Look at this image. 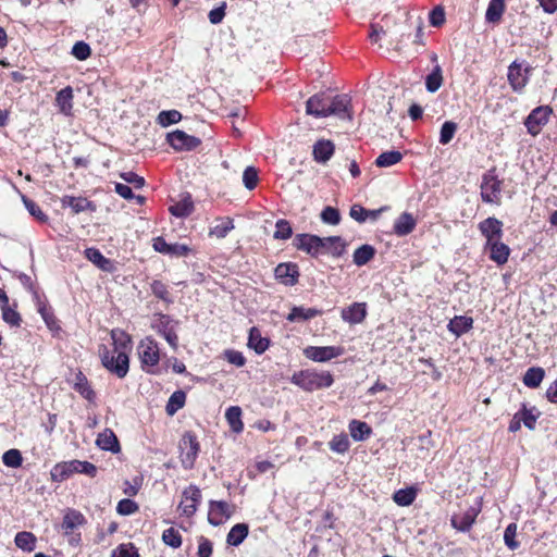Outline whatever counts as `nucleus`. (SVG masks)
I'll return each mask as SVG.
<instances>
[{
  "label": "nucleus",
  "mask_w": 557,
  "mask_h": 557,
  "mask_svg": "<svg viewBox=\"0 0 557 557\" xmlns=\"http://www.w3.org/2000/svg\"><path fill=\"white\" fill-rule=\"evenodd\" d=\"M224 358L238 368L244 367L246 363V358L243 352L234 349H227L224 351Z\"/></svg>",
  "instance_id": "obj_64"
},
{
  "label": "nucleus",
  "mask_w": 557,
  "mask_h": 557,
  "mask_svg": "<svg viewBox=\"0 0 557 557\" xmlns=\"http://www.w3.org/2000/svg\"><path fill=\"white\" fill-rule=\"evenodd\" d=\"M166 139L170 146L177 151L193 150L200 144L198 138L180 129L169 133Z\"/></svg>",
  "instance_id": "obj_14"
},
{
  "label": "nucleus",
  "mask_w": 557,
  "mask_h": 557,
  "mask_svg": "<svg viewBox=\"0 0 557 557\" xmlns=\"http://www.w3.org/2000/svg\"><path fill=\"white\" fill-rule=\"evenodd\" d=\"M199 450L197 437L191 432H186L180 441V459L185 470L194 468Z\"/></svg>",
  "instance_id": "obj_5"
},
{
  "label": "nucleus",
  "mask_w": 557,
  "mask_h": 557,
  "mask_svg": "<svg viewBox=\"0 0 557 557\" xmlns=\"http://www.w3.org/2000/svg\"><path fill=\"white\" fill-rule=\"evenodd\" d=\"M484 250L488 252V258L497 265H504L510 256V248L502 239L485 243Z\"/></svg>",
  "instance_id": "obj_18"
},
{
  "label": "nucleus",
  "mask_w": 557,
  "mask_h": 557,
  "mask_svg": "<svg viewBox=\"0 0 557 557\" xmlns=\"http://www.w3.org/2000/svg\"><path fill=\"white\" fill-rule=\"evenodd\" d=\"M258 181L259 177L257 170L252 166L246 168L243 173V183L245 187L249 190H252L257 186Z\"/></svg>",
  "instance_id": "obj_60"
},
{
  "label": "nucleus",
  "mask_w": 557,
  "mask_h": 557,
  "mask_svg": "<svg viewBox=\"0 0 557 557\" xmlns=\"http://www.w3.org/2000/svg\"><path fill=\"white\" fill-rule=\"evenodd\" d=\"M294 246L312 257L322 253V240L321 237L317 235L298 234L294 238Z\"/></svg>",
  "instance_id": "obj_16"
},
{
  "label": "nucleus",
  "mask_w": 557,
  "mask_h": 557,
  "mask_svg": "<svg viewBox=\"0 0 557 557\" xmlns=\"http://www.w3.org/2000/svg\"><path fill=\"white\" fill-rule=\"evenodd\" d=\"M321 314L322 311L315 308L294 307L288 313L287 320L290 322L307 321Z\"/></svg>",
  "instance_id": "obj_33"
},
{
  "label": "nucleus",
  "mask_w": 557,
  "mask_h": 557,
  "mask_svg": "<svg viewBox=\"0 0 557 557\" xmlns=\"http://www.w3.org/2000/svg\"><path fill=\"white\" fill-rule=\"evenodd\" d=\"M111 557H139V554L133 543H123L112 550Z\"/></svg>",
  "instance_id": "obj_56"
},
{
  "label": "nucleus",
  "mask_w": 557,
  "mask_h": 557,
  "mask_svg": "<svg viewBox=\"0 0 557 557\" xmlns=\"http://www.w3.org/2000/svg\"><path fill=\"white\" fill-rule=\"evenodd\" d=\"M0 309L2 319L11 326H20L22 318L15 308L9 305V297L3 289L0 288Z\"/></svg>",
  "instance_id": "obj_22"
},
{
  "label": "nucleus",
  "mask_w": 557,
  "mask_h": 557,
  "mask_svg": "<svg viewBox=\"0 0 557 557\" xmlns=\"http://www.w3.org/2000/svg\"><path fill=\"white\" fill-rule=\"evenodd\" d=\"M270 345V341L261 335L257 327H251L248 337V347L253 349L258 355L263 354Z\"/></svg>",
  "instance_id": "obj_31"
},
{
  "label": "nucleus",
  "mask_w": 557,
  "mask_h": 557,
  "mask_svg": "<svg viewBox=\"0 0 557 557\" xmlns=\"http://www.w3.org/2000/svg\"><path fill=\"white\" fill-rule=\"evenodd\" d=\"M162 541L172 548H178L182 545V536L174 528H169L163 531Z\"/></svg>",
  "instance_id": "obj_54"
},
{
  "label": "nucleus",
  "mask_w": 557,
  "mask_h": 557,
  "mask_svg": "<svg viewBox=\"0 0 557 557\" xmlns=\"http://www.w3.org/2000/svg\"><path fill=\"white\" fill-rule=\"evenodd\" d=\"M480 511L481 506L479 503L478 506H472L462 512L454 513L450 519L451 527L460 532L469 531L475 522Z\"/></svg>",
  "instance_id": "obj_12"
},
{
  "label": "nucleus",
  "mask_w": 557,
  "mask_h": 557,
  "mask_svg": "<svg viewBox=\"0 0 557 557\" xmlns=\"http://www.w3.org/2000/svg\"><path fill=\"white\" fill-rule=\"evenodd\" d=\"M77 460L62 461L54 465L50 471L53 482H63L73 473H77Z\"/></svg>",
  "instance_id": "obj_23"
},
{
  "label": "nucleus",
  "mask_w": 557,
  "mask_h": 557,
  "mask_svg": "<svg viewBox=\"0 0 557 557\" xmlns=\"http://www.w3.org/2000/svg\"><path fill=\"white\" fill-rule=\"evenodd\" d=\"M290 382L306 392H313L332 386L334 379L329 371L306 369L295 372Z\"/></svg>",
  "instance_id": "obj_1"
},
{
  "label": "nucleus",
  "mask_w": 557,
  "mask_h": 557,
  "mask_svg": "<svg viewBox=\"0 0 557 557\" xmlns=\"http://www.w3.org/2000/svg\"><path fill=\"white\" fill-rule=\"evenodd\" d=\"M73 388L87 400H92L95 397V393L90 387L87 377L81 371H78L75 374V382L73 384Z\"/></svg>",
  "instance_id": "obj_39"
},
{
  "label": "nucleus",
  "mask_w": 557,
  "mask_h": 557,
  "mask_svg": "<svg viewBox=\"0 0 557 557\" xmlns=\"http://www.w3.org/2000/svg\"><path fill=\"white\" fill-rule=\"evenodd\" d=\"M274 275L285 286H294L298 283V265L292 262L280 263L274 270Z\"/></svg>",
  "instance_id": "obj_17"
},
{
  "label": "nucleus",
  "mask_w": 557,
  "mask_h": 557,
  "mask_svg": "<svg viewBox=\"0 0 557 557\" xmlns=\"http://www.w3.org/2000/svg\"><path fill=\"white\" fill-rule=\"evenodd\" d=\"M170 212L176 218H186L194 211V202L189 195H185L181 200L170 207Z\"/></svg>",
  "instance_id": "obj_32"
},
{
  "label": "nucleus",
  "mask_w": 557,
  "mask_h": 557,
  "mask_svg": "<svg viewBox=\"0 0 557 557\" xmlns=\"http://www.w3.org/2000/svg\"><path fill=\"white\" fill-rule=\"evenodd\" d=\"M186 403V393L183 391L174 392L165 406L166 413L169 416H174L180 409L184 407Z\"/></svg>",
  "instance_id": "obj_42"
},
{
  "label": "nucleus",
  "mask_w": 557,
  "mask_h": 557,
  "mask_svg": "<svg viewBox=\"0 0 557 557\" xmlns=\"http://www.w3.org/2000/svg\"><path fill=\"white\" fill-rule=\"evenodd\" d=\"M334 153V145L330 140H319L313 146V157L318 162H326Z\"/></svg>",
  "instance_id": "obj_35"
},
{
  "label": "nucleus",
  "mask_w": 557,
  "mask_h": 557,
  "mask_svg": "<svg viewBox=\"0 0 557 557\" xmlns=\"http://www.w3.org/2000/svg\"><path fill=\"white\" fill-rule=\"evenodd\" d=\"M73 98V88L71 86H66L58 91L55 96V106L62 114L66 116L72 115Z\"/></svg>",
  "instance_id": "obj_24"
},
{
  "label": "nucleus",
  "mask_w": 557,
  "mask_h": 557,
  "mask_svg": "<svg viewBox=\"0 0 557 557\" xmlns=\"http://www.w3.org/2000/svg\"><path fill=\"white\" fill-rule=\"evenodd\" d=\"M198 549H197V556L198 557H211L213 553V543L205 537V536H198Z\"/></svg>",
  "instance_id": "obj_61"
},
{
  "label": "nucleus",
  "mask_w": 557,
  "mask_h": 557,
  "mask_svg": "<svg viewBox=\"0 0 557 557\" xmlns=\"http://www.w3.org/2000/svg\"><path fill=\"white\" fill-rule=\"evenodd\" d=\"M181 120L182 114L177 110L161 111L157 117V122L163 127L178 123Z\"/></svg>",
  "instance_id": "obj_52"
},
{
  "label": "nucleus",
  "mask_w": 557,
  "mask_h": 557,
  "mask_svg": "<svg viewBox=\"0 0 557 557\" xmlns=\"http://www.w3.org/2000/svg\"><path fill=\"white\" fill-rule=\"evenodd\" d=\"M329 446L330 449L334 453L345 454L350 447V442L346 434L341 433L333 436L329 443Z\"/></svg>",
  "instance_id": "obj_49"
},
{
  "label": "nucleus",
  "mask_w": 557,
  "mask_h": 557,
  "mask_svg": "<svg viewBox=\"0 0 557 557\" xmlns=\"http://www.w3.org/2000/svg\"><path fill=\"white\" fill-rule=\"evenodd\" d=\"M545 372L542 368L533 367L528 369L523 376V383L525 386L536 388L540 386L544 379Z\"/></svg>",
  "instance_id": "obj_44"
},
{
  "label": "nucleus",
  "mask_w": 557,
  "mask_h": 557,
  "mask_svg": "<svg viewBox=\"0 0 557 557\" xmlns=\"http://www.w3.org/2000/svg\"><path fill=\"white\" fill-rule=\"evenodd\" d=\"M85 257L97 265L101 270H108L110 260L107 259L99 249L97 248H87L85 250Z\"/></svg>",
  "instance_id": "obj_48"
},
{
  "label": "nucleus",
  "mask_w": 557,
  "mask_h": 557,
  "mask_svg": "<svg viewBox=\"0 0 557 557\" xmlns=\"http://www.w3.org/2000/svg\"><path fill=\"white\" fill-rule=\"evenodd\" d=\"M86 522L87 520L81 511L67 508L64 511L61 528L64 535H72L74 530L83 527Z\"/></svg>",
  "instance_id": "obj_19"
},
{
  "label": "nucleus",
  "mask_w": 557,
  "mask_h": 557,
  "mask_svg": "<svg viewBox=\"0 0 557 557\" xmlns=\"http://www.w3.org/2000/svg\"><path fill=\"white\" fill-rule=\"evenodd\" d=\"M201 503V491L198 486L190 484L183 493L181 502L177 506L182 516L193 517Z\"/></svg>",
  "instance_id": "obj_8"
},
{
  "label": "nucleus",
  "mask_w": 557,
  "mask_h": 557,
  "mask_svg": "<svg viewBox=\"0 0 557 557\" xmlns=\"http://www.w3.org/2000/svg\"><path fill=\"white\" fill-rule=\"evenodd\" d=\"M505 9L504 0H491L485 13L488 22H495L500 18Z\"/></svg>",
  "instance_id": "obj_51"
},
{
  "label": "nucleus",
  "mask_w": 557,
  "mask_h": 557,
  "mask_svg": "<svg viewBox=\"0 0 557 557\" xmlns=\"http://www.w3.org/2000/svg\"><path fill=\"white\" fill-rule=\"evenodd\" d=\"M137 355L143 371L148 374L159 373L161 351L158 342L153 337L146 336L139 341L137 345Z\"/></svg>",
  "instance_id": "obj_2"
},
{
  "label": "nucleus",
  "mask_w": 557,
  "mask_h": 557,
  "mask_svg": "<svg viewBox=\"0 0 557 557\" xmlns=\"http://www.w3.org/2000/svg\"><path fill=\"white\" fill-rule=\"evenodd\" d=\"M516 535H517V524L516 523L508 524L504 532V542H505L506 546L511 550H515L519 547V542L516 541Z\"/></svg>",
  "instance_id": "obj_58"
},
{
  "label": "nucleus",
  "mask_w": 557,
  "mask_h": 557,
  "mask_svg": "<svg viewBox=\"0 0 557 557\" xmlns=\"http://www.w3.org/2000/svg\"><path fill=\"white\" fill-rule=\"evenodd\" d=\"M375 255V249L371 245H362L357 248L352 255L354 263L358 267L367 264Z\"/></svg>",
  "instance_id": "obj_43"
},
{
  "label": "nucleus",
  "mask_w": 557,
  "mask_h": 557,
  "mask_svg": "<svg viewBox=\"0 0 557 557\" xmlns=\"http://www.w3.org/2000/svg\"><path fill=\"white\" fill-rule=\"evenodd\" d=\"M99 357L102 366L119 379L126 376L129 370V357L124 351L114 352L106 345L99 347Z\"/></svg>",
  "instance_id": "obj_3"
},
{
  "label": "nucleus",
  "mask_w": 557,
  "mask_h": 557,
  "mask_svg": "<svg viewBox=\"0 0 557 557\" xmlns=\"http://www.w3.org/2000/svg\"><path fill=\"white\" fill-rule=\"evenodd\" d=\"M443 85V73L438 64L425 77V88L429 92H436Z\"/></svg>",
  "instance_id": "obj_41"
},
{
  "label": "nucleus",
  "mask_w": 557,
  "mask_h": 557,
  "mask_svg": "<svg viewBox=\"0 0 557 557\" xmlns=\"http://www.w3.org/2000/svg\"><path fill=\"white\" fill-rule=\"evenodd\" d=\"M2 461L9 468H18L22 466L23 457L18 449L12 448L3 454Z\"/></svg>",
  "instance_id": "obj_53"
},
{
  "label": "nucleus",
  "mask_w": 557,
  "mask_h": 557,
  "mask_svg": "<svg viewBox=\"0 0 557 557\" xmlns=\"http://www.w3.org/2000/svg\"><path fill=\"white\" fill-rule=\"evenodd\" d=\"M225 419L235 433H240L244 430V423L242 421V409L238 406H232L227 408L225 412Z\"/></svg>",
  "instance_id": "obj_37"
},
{
  "label": "nucleus",
  "mask_w": 557,
  "mask_h": 557,
  "mask_svg": "<svg viewBox=\"0 0 557 557\" xmlns=\"http://www.w3.org/2000/svg\"><path fill=\"white\" fill-rule=\"evenodd\" d=\"M351 437L356 442L364 441L372 433L371 428L362 421L351 420L348 425Z\"/></svg>",
  "instance_id": "obj_36"
},
{
  "label": "nucleus",
  "mask_w": 557,
  "mask_h": 557,
  "mask_svg": "<svg viewBox=\"0 0 557 557\" xmlns=\"http://www.w3.org/2000/svg\"><path fill=\"white\" fill-rule=\"evenodd\" d=\"M344 354L339 346H308L304 349L306 358L315 362H326Z\"/></svg>",
  "instance_id": "obj_9"
},
{
  "label": "nucleus",
  "mask_w": 557,
  "mask_h": 557,
  "mask_svg": "<svg viewBox=\"0 0 557 557\" xmlns=\"http://www.w3.org/2000/svg\"><path fill=\"white\" fill-rule=\"evenodd\" d=\"M327 116L335 115L342 120H351L352 113L350 108V99L347 95H338L329 99L326 108Z\"/></svg>",
  "instance_id": "obj_15"
},
{
  "label": "nucleus",
  "mask_w": 557,
  "mask_h": 557,
  "mask_svg": "<svg viewBox=\"0 0 557 557\" xmlns=\"http://www.w3.org/2000/svg\"><path fill=\"white\" fill-rule=\"evenodd\" d=\"M11 185L13 189L21 195V199L28 212L37 220L46 222L47 215L42 212V210L33 200L23 195L13 183Z\"/></svg>",
  "instance_id": "obj_47"
},
{
  "label": "nucleus",
  "mask_w": 557,
  "mask_h": 557,
  "mask_svg": "<svg viewBox=\"0 0 557 557\" xmlns=\"http://www.w3.org/2000/svg\"><path fill=\"white\" fill-rule=\"evenodd\" d=\"M177 323L166 314H156L151 327L161 335L166 343L176 350L178 347V336L176 333Z\"/></svg>",
  "instance_id": "obj_6"
},
{
  "label": "nucleus",
  "mask_w": 557,
  "mask_h": 557,
  "mask_svg": "<svg viewBox=\"0 0 557 557\" xmlns=\"http://www.w3.org/2000/svg\"><path fill=\"white\" fill-rule=\"evenodd\" d=\"M138 509V505L134 500L128 498L121 499L116 506L117 513L122 516L135 513Z\"/></svg>",
  "instance_id": "obj_62"
},
{
  "label": "nucleus",
  "mask_w": 557,
  "mask_h": 557,
  "mask_svg": "<svg viewBox=\"0 0 557 557\" xmlns=\"http://www.w3.org/2000/svg\"><path fill=\"white\" fill-rule=\"evenodd\" d=\"M110 335L113 342L114 352L124 351L128 355L132 349L131 335L121 329H113Z\"/></svg>",
  "instance_id": "obj_26"
},
{
  "label": "nucleus",
  "mask_w": 557,
  "mask_h": 557,
  "mask_svg": "<svg viewBox=\"0 0 557 557\" xmlns=\"http://www.w3.org/2000/svg\"><path fill=\"white\" fill-rule=\"evenodd\" d=\"M71 53L75 59L84 61L90 57L91 49L88 44L79 40L75 42Z\"/></svg>",
  "instance_id": "obj_59"
},
{
  "label": "nucleus",
  "mask_w": 557,
  "mask_h": 557,
  "mask_svg": "<svg viewBox=\"0 0 557 557\" xmlns=\"http://www.w3.org/2000/svg\"><path fill=\"white\" fill-rule=\"evenodd\" d=\"M416 495L414 488L407 487L395 492L393 499L399 506H409L414 502Z\"/></svg>",
  "instance_id": "obj_50"
},
{
  "label": "nucleus",
  "mask_w": 557,
  "mask_h": 557,
  "mask_svg": "<svg viewBox=\"0 0 557 557\" xmlns=\"http://www.w3.org/2000/svg\"><path fill=\"white\" fill-rule=\"evenodd\" d=\"M322 253L329 252L334 257H341L346 250V244L339 236L321 237Z\"/></svg>",
  "instance_id": "obj_27"
},
{
  "label": "nucleus",
  "mask_w": 557,
  "mask_h": 557,
  "mask_svg": "<svg viewBox=\"0 0 557 557\" xmlns=\"http://www.w3.org/2000/svg\"><path fill=\"white\" fill-rule=\"evenodd\" d=\"M14 543L20 549L30 553L36 548L37 539L32 532L22 531L16 533Z\"/></svg>",
  "instance_id": "obj_38"
},
{
  "label": "nucleus",
  "mask_w": 557,
  "mask_h": 557,
  "mask_svg": "<svg viewBox=\"0 0 557 557\" xmlns=\"http://www.w3.org/2000/svg\"><path fill=\"white\" fill-rule=\"evenodd\" d=\"M249 528L246 523H237L231 528L226 536V542L231 546L240 545L247 537Z\"/></svg>",
  "instance_id": "obj_34"
},
{
  "label": "nucleus",
  "mask_w": 557,
  "mask_h": 557,
  "mask_svg": "<svg viewBox=\"0 0 557 557\" xmlns=\"http://www.w3.org/2000/svg\"><path fill=\"white\" fill-rule=\"evenodd\" d=\"M417 225V220L411 213H401L394 222V233L397 236H406L410 234Z\"/></svg>",
  "instance_id": "obj_25"
},
{
  "label": "nucleus",
  "mask_w": 557,
  "mask_h": 557,
  "mask_svg": "<svg viewBox=\"0 0 557 557\" xmlns=\"http://www.w3.org/2000/svg\"><path fill=\"white\" fill-rule=\"evenodd\" d=\"M96 445L102 450H109L112 453H116L120 449L119 441L113 433V431L106 429L103 432L99 433Z\"/></svg>",
  "instance_id": "obj_30"
},
{
  "label": "nucleus",
  "mask_w": 557,
  "mask_h": 557,
  "mask_svg": "<svg viewBox=\"0 0 557 557\" xmlns=\"http://www.w3.org/2000/svg\"><path fill=\"white\" fill-rule=\"evenodd\" d=\"M235 505L225 500H209L208 522L213 527L225 523L235 512Z\"/></svg>",
  "instance_id": "obj_7"
},
{
  "label": "nucleus",
  "mask_w": 557,
  "mask_h": 557,
  "mask_svg": "<svg viewBox=\"0 0 557 557\" xmlns=\"http://www.w3.org/2000/svg\"><path fill=\"white\" fill-rule=\"evenodd\" d=\"M367 314L368 311L366 302H354L341 311V318L349 324L362 323L367 318Z\"/></svg>",
  "instance_id": "obj_20"
},
{
  "label": "nucleus",
  "mask_w": 557,
  "mask_h": 557,
  "mask_svg": "<svg viewBox=\"0 0 557 557\" xmlns=\"http://www.w3.org/2000/svg\"><path fill=\"white\" fill-rule=\"evenodd\" d=\"M293 234V228L287 220L281 219L275 224L274 238L275 239H288Z\"/></svg>",
  "instance_id": "obj_57"
},
{
  "label": "nucleus",
  "mask_w": 557,
  "mask_h": 557,
  "mask_svg": "<svg viewBox=\"0 0 557 557\" xmlns=\"http://www.w3.org/2000/svg\"><path fill=\"white\" fill-rule=\"evenodd\" d=\"M503 182L497 177L494 169L482 176L481 198L486 203L499 205L502 199Z\"/></svg>",
  "instance_id": "obj_4"
},
{
  "label": "nucleus",
  "mask_w": 557,
  "mask_h": 557,
  "mask_svg": "<svg viewBox=\"0 0 557 557\" xmlns=\"http://www.w3.org/2000/svg\"><path fill=\"white\" fill-rule=\"evenodd\" d=\"M456 132H457V124L451 121H446L441 127L440 143L442 145L449 144L451 141V139L454 138Z\"/></svg>",
  "instance_id": "obj_55"
},
{
  "label": "nucleus",
  "mask_w": 557,
  "mask_h": 557,
  "mask_svg": "<svg viewBox=\"0 0 557 557\" xmlns=\"http://www.w3.org/2000/svg\"><path fill=\"white\" fill-rule=\"evenodd\" d=\"M321 219L326 224L337 225L341 221V215L337 209L333 207H326L321 212Z\"/></svg>",
  "instance_id": "obj_63"
},
{
  "label": "nucleus",
  "mask_w": 557,
  "mask_h": 557,
  "mask_svg": "<svg viewBox=\"0 0 557 557\" xmlns=\"http://www.w3.org/2000/svg\"><path fill=\"white\" fill-rule=\"evenodd\" d=\"M503 226V222L494 216H490L478 224V228L485 238V243L502 239L504 235Z\"/></svg>",
  "instance_id": "obj_13"
},
{
  "label": "nucleus",
  "mask_w": 557,
  "mask_h": 557,
  "mask_svg": "<svg viewBox=\"0 0 557 557\" xmlns=\"http://www.w3.org/2000/svg\"><path fill=\"white\" fill-rule=\"evenodd\" d=\"M370 44L373 48L382 53H391V51L397 50L398 46L394 42L393 37H369Z\"/></svg>",
  "instance_id": "obj_45"
},
{
  "label": "nucleus",
  "mask_w": 557,
  "mask_h": 557,
  "mask_svg": "<svg viewBox=\"0 0 557 557\" xmlns=\"http://www.w3.org/2000/svg\"><path fill=\"white\" fill-rule=\"evenodd\" d=\"M63 207H70L75 213L87 210L91 202L84 197L63 196L61 199Z\"/></svg>",
  "instance_id": "obj_40"
},
{
  "label": "nucleus",
  "mask_w": 557,
  "mask_h": 557,
  "mask_svg": "<svg viewBox=\"0 0 557 557\" xmlns=\"http://www.w3.org/2000/svg\"><path fill=\"white\" fill-rule=\"evenodd\" d=\"M552 113L553 110L548 106H541L532 110L524 122L528 132L536 136L542 127L547 124Z\"/></svg>",
  "instance_id": "obj_10"
},
{
  "label": "nucleus",
  "mask_w": 557,
  "mask_h": 557,
  "mask_svg": "<svg viewBox=\"0 0 557 557\" xmlns=\"http://www.w3.org/2000/svg\"><path fill=\"white\" fill-rule=\"evenodd\" d=\"M403 159L401 152L397 150H391L382 152L375 160V164L379 168H388L397 164Z\"/></svg>",
  "instance_id": "obj_46"
},
{
  "label": "nucleus",
  "mask_w": 557,
  "mask_h": 557,
  "mask_svg": "<svg viewBox=\"0 0 557 557\" xmlns=\"http://www.w3.org/2000/svg\"><path fill=\"white\" fill-rule=\"evenodd\" d=\"M233 219L228 216L218 218L215 224L209 228L208 235L219 239L225 238L227 234L234 230Z\"/></svg>",
  "instance_id": "obj_28"
},
{
  "label": "nucleus",
  "mask_w": 557,
  "mask_h": 557,
  "mask_svg": "<svg viewBox=\"0 0 557 557\" xmlns=\"http://www.w3.org/2000/svg\"><path fill=\"white\" fill-rule=\"evenodd\" d=\"M329 98L324 94H317L310 97L306 103V112L314 117H326Z\"/></svg>",
  "instance_id": "obj_21"
},
{
  "label": "nucleus",
  "mask_w": 557,
  "mask_h": 557,
  "mask_svg": "<svg viewBox=\"0 0 557 557\" xmlns=\"http://www.w3.org/2000/svg\"><path fill=\"white\" fill-rule=\"evenodd\" d=\"M473 325V319L471 317L467 315H456L453 318L447 329L449 332H451L457 337L461 336L462 334L467 333L472 329Z\"/></svg>",
  "instance_id": "obj_29"
},
{
  "label": "nucleus",
  "mask_w": 557,
  "mask_h": 557,
  "mask_svg": "<svg viewBox=\"0 0 557 557\" xmlns=\"http://www.w3.org/2000/svg\"><path fill=\"white\" fill-rule=\"evenodd\" d=\"M530 67L524 66L523 63L512 62L508 67V82L511 88L520 92L523 90L529 82Z\"/></svg>",
  "instance_id": "obj_11"
}]
</instances>
